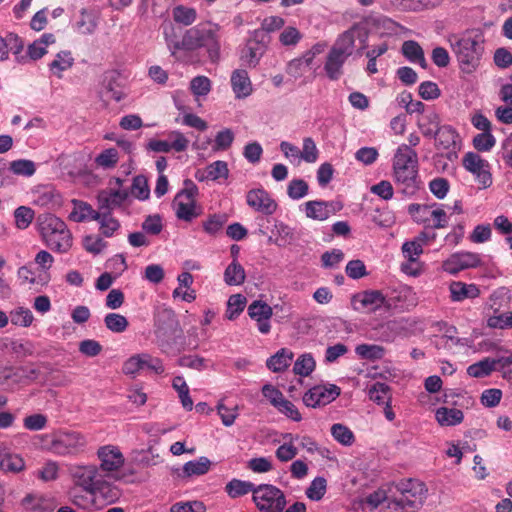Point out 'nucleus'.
Returning a JSON list of instances; mask_svg holds the SVG:
<instances>
[{
  "mask_svg": "<svg viewBox=\"0 0 512 512\" xmlns=\"http://www.w3.org/2000/svg\"><path fill=\"white\" fill-rule=\"evenodd\" d=\"M451 49L455 54L462 72L471 74L480 65L484 53L483 34L476 30L448 37Z\"/></svg>",
  "mask_w": 512,
  "mask_h": 512,
  "instance_id": "f257e3e1",
  "label": "nucleus"
},
{
  "mask_svg": "<svg viewBox=\"0 0 512 512\" xmlns=\"http://www.w3.org/2000/svg\"><path fill=\"white\" fill-rule=\"evenodd\" d=\"M393 176L396 185L405 195L412 196L421 187L418 177V155L407 144L400 145L394 154Z\"/></svg>",
  "mask_w": 512,
  "mask_h": 512,
  "instance_id": "f03ea898",
  "label": "nucleus"
},
{
  "mask_svg": "<svg viewBox=\"0 0 512 512\" xmlns=\"http://www.w3.org/2000/svg\"><path fill=\"white\" fill-rule=\"evenodd\" d=\"M220 26L218 24H200L188 29L182 37L180 45L176 48H186L193 51L199 48H206L208 57L212 62L220 58Z\"/></svg>",
  "mask_w": 512,
  "mask_h": 512,
  "instance_id": "7ed1b4c3",
  "label": "nucleus"
},
{
  "mask_svg": "<svg viewBox=\"0 0 512 512\" xmlns=\"http://www.w3.org/2000/svg\"><path fill=\"white\" fill-rule=\"evenodd\" d=\"M41 235L53 251L65 253L72 246V235L63 220L53 214L39 216Z\"/></svg>",
  "mask_w": 512,
  "mask_h": 512,
  "instance_id": "20e7f679",
  "label": "nucleus"
},
{
  "mask_svg": "<svg viewBox=\"0 0 512 512\" xmlns=\"http://www.w3.org/2000/svg\"><path fill=\"white\" fill-rule=\"evenodd\" d=\"M97 457L100 461L99 469L114 480L129 482L136 474L130 465L125 466L124 455L117 446H101L97 450Z\"/></svg>",
  "mask_w": 512,
  "mask_h": 512,
  "instance_id": "39448f33",
  "label": "nucleus"
},
{
  "mask_svg": "<svg viewBox=\"0 0 512 512\" xmlns=\"http://www.w3.org/2000/svg\"><path fill=\"white\" fill-rule=\"evenodd\" d=\"M87 445L86 437L77 431H58L51 435L48 450L59 456L77 455Z\"/></svg>",
  "mask_w": 512,
  "mask_h": 512,
  "instance_id": "423d86ee",
  "label": "nucleus"
},
{
  "mask_svg": "<svg viewBox=\"0 0 512 512\" xmlns=\"http://www.w3.org/2000/svg\"><path fill=\"white\" fill-rule=\"evenodd\" d=\"M183 185V189L177 193L173 200V206L178 219L190 222L200 215L196 205L198 187L190 179L184 180Z\"/></svg>",
  "mask_w": 512,
  "mask_h": 512,
  "instance_id": "0eeeda50",
  "label": "nucleus"
},
{
  "mask_svg": "<svg viewBox=\"0 0 512 512\" xmlns=\"http://www.w3.org/2000/svg\"><path fill=\"white\" fill-rule=\"evenodd\" d=\"M253 502L260 512H283L287 505L284 492L272 484L257 485Z\"/></svg>",
  "mask_w": 512,
  "mask_h": 512,
  "instance_id": "6e6552de",
  "label": "nucleus"
},
{
  "mask_svg": "<svg viewBox=\"0 0 512 512\" xmlns=\"http://www.w3.org/2000/svg\"><path fill=\"white\" fill-rule=\"evenodd\" d=\"M351 304L356 311L366 310L371 313L383 307L386 309L391 308V304L379 290H366L354 294L351 298Z\"/></svg>",
  "mask_w": 512,
  "mask_h": 512,
  "instance_id": "1a4fd4ad",
  "label": "nucleus"
},
{
  "mask_svg": "<svg viewBox=\"0 0 512 512\" xmlns=\"http://www.w3.org/2000/svg\"><path fill=\"white\" fill-rule=\"evenodd\" d=\"M463 167L472 173L482 188H488L492 184L490 165L479 154L468 152L462 159Z\"/></svg>",
  "mask_w": 512,
  "mask_h": 512,
  "instance_id": "9d476101",
  "label": "nucleus"
},
{
  "mask_svg": "<svg viewBox=\"0 0 512 512\" xmlns=\"http://www.w3.org/2000/svg\"><path fill=\"white\" fill-rule=\"evenodd\" d=\"M400 498L408 506L409 512H418L426 498L425 485L413 479L402 482L399 486Z\"/></svg>",
  "mask_w": 512,
  "mask_h": 512,
  "instance_id": "9b49d317",
  "label": "nucleus"
},
{
  "mask_svg": "<svg viewBox=\"0 0 512 512\" xmlns=\"http://www.w3.org/2000/svg\"><path fill=\"white\" fill-rule=\"evenodd\" d=\"M167 137L166 140H149L146 149L156 153H170L171 151L180 153L184 152L189 146V140L178 130L170 131Z\"/></svg>",
  "mask_w": 512,
  "mask_h": 512,
  "instance_id": "f8f14e48",
  "label": "nucleus"
},
{
  "mask_svg": "<svg viewBox=\"0 0 512 512\" xmlns=\"http://www.w3.org/2000/svg\"><path fill=\"white\" fill-rule=\"evenodd\" d=\"M155 334L158 338L168 340L180 331L178 320L172 309L160 308L154 315Z\"/></svg>",
  "mask_w": 512,
  "mask_h": 512,
  "instance_id": "ddd939ff",
  "label": "nucleus"
},
{
  "mask_svg": "<svg viewBox=\"0 0 512 512\" xmlns=\"http://www.w3.org/2000/svg\"><path fill=\"white\" fill-rule=\"evenodd\" d=\"M339 395L340 388L334 384L329 386L317 385L309 389L303 395L302 400L307 407L316 408L331 403Z\"/></svg>",
  "mask_w": 512,
  "mask_h": 512,
  "instance_id": "4468645a",
  "label": "nucleus"
},
{
  "mask_svg": "<svg viewBox=\"0 0 512 512\" xmlns=\"http://www.w3.org/2000/svg\"><path fill=\"white\" fill-rule=\"evenodd\" d=\"M356 38L359 39L360 43L362 44V48H365L367 32L363 27L354 25L338 37L331 49L336 50L338 53H341L346 57H349L353 53Z\"/></svg>",
  "mask_w": 512,
  "mask_h": 512,
  "instance_id": "2eb2a0df",
  "label": "nucleus"
},
{
  "mask_svg": "<svg viewBox=\"0 0 512 512\" xmlns=\"http://www.w3.org/2000/svg\"><path fill=\"white\" fill-rule=\"evenodd\" d=\"M246 203L254 211L272 215L278 208L277 202L262 187L251 189L246 194Z\"/></svg>",
  "mask_w": 512,
  "mask_h": 512,
  "instance_id": "dca6fc26",
  "label": "nucleus"
},
{
  "mask_svg": "<svg viewBox=\"0 0 512 512\" xmlns=\"http://www.w3.org/2000/svg\"><path fill=\"white\" fill-rule=\"evenodd\" d=\"M481 262L478 254L472 252H460L451 255L442 264L445 272L455 275L462 270L477 267Z\"/></svg>",
  "mask_w": 512,
  "mask_h": 512,
  "instance_id": "f3484780",
  "label": "nucleus"
},
{
  "mask_svg": "<svg viewBox=\"0 0 512 512\" xmlns=\"http://www.w3.org/2000/svg\"><path fill=\"white\" fill-rule=\"evenodd\" d=\"M341 208L342 206L334 201L311 200L304 204L306 217L317 221L328 219Z\"/></svg>",
  "mask_w": 512,
  "mask_h": 512,
  "instance_id": "a211bd4d",
  "label": "nucleus"
},
{
  "mask_svg": "<svg viewBox=\"0 0 512 512\" xmlns=\"http://www.w3.org/2000/svg\"><path fill=\"white\" fill-rule=\"evenodd\" d=\"M128 198L125 189L106 188L98 192L97 203L99 211L111 212L121 207Z\"/></svg>",
  "mask_w": 512,
  "mask_h": 512,
  "instance_id": "6ab92c4d",
  "label": "nucleus"
},
{
  "mask_svg": "<svg viewBox=\"0 0 512 512\" xmlns=\"http://www.w3.org/2000/svg\"><path fill=\"white\" fill-rule=\"evenodd\" d=\"M72 476L76 485L90 494H96L98 480V468L95 465L77 466L72 470Z\"/></svg>",
  "mask_w": 512,
  "mask_h": 512,
  "instance_id": "aec40b11",
  "label": "nucleus"
},
{
  "mask_svg": "<svg viewBox=\"0 0 512 512\" xmlns=\"http://www.w3.org/2000/svg\"><path fill=\"white\" fill-rule=\"evenodd\" d=\"M248 315L257 322L260 333L268 334L271 330L270 319L273 315L272 307L266 302L255 300L248 306Z\"/></svg>",
  "mask_w": 512,
  "mask_h": 512,
  "instance_id": "412c9836",
  "label": "nucleus"
},
{
  "mask_svg": "<svg viewBox=\"0 0 512 512\" xmlns=\"http://www.w3.org/2000/svg\"><path fill=\"white\" fill-rule=\"evenodd\" d=\"M100 12L93 8H81L73 23L74 30L81 35L93 34L99 24Z\"/></svg>",
  "mask_w": 512,
  "mask_h": 512,
  "instance_id": "4be33fe9",
  "label": "nucleus"
},
{
  "mask_svg": "<svg viewBox=\"0 0 512 512\" xmlns=\"http://www.w3.org/2000/svg\"><path fill=\"white\" fill-rule=\"evenodd\" d=\"M259 32L254 31V38L247 41L240 53V60L248 67H256L263 54L265 53V45L258 39Z\"/></svg>",
  "mask_w": 512,
  "mask_h": 512,
  "instance_id": "5701e85b",
  "label": "nucleus"
},
{
  "mask_svg": "<svg viewBox=\"0 0 512 512\" xmlns=\"http://www.w3.org/2000/svg\"><path fill=\"white\" fill-rule=\"evenodd\" d=\"M22 505L26 510L33 512H52L56 508L54 497L46 494H28L22 500Z\"/></svg>",
  "mask_w": 512,
  "mask_h": 512,
  "instance_id": "b1692460",
  "label": "nucleus"
},
{
  "mask_svg": "<svg viewBox=\"0 0 512 512\" xmlns=\"http://www.w3.org/2000/svg\"><path fill=\"white\" fill-rule=\"evenodd\" d=\"M230 82L232 91L237 99L247 98L253 92L252 82L248 72L244 69L234 70L231 74Z\"/></svg>",
  "mask_w": 512,
  "mask_h": 512,
  "instance_id": "393cba45",
  "label": "nucleus"
},
{
  "mask_svg": "<svg viewBox=\"0 0 512 512\" xmlns=\"http://www.w3.org/2000/svg\"><path fill=\"white\" fill-rule=\"evenodd\" d=\"M512 300L511 292L507 287H499L491 293L487 299L486 306L492 310V315L503 312L510 307Z\"/></svg>",
  "mask_w": 512,
  "mask_h": 512,
  "instance_id": "a878e982",
  "label": "nucleus"
},
{
  "mask_svg": "<svg viewBox=\"0 0 512 512\" xmlns=\"http://www.w3.org/2000/svg\"><path fill=\"white\" fill-rule=\"evenodd\" d=\"M73 209L69 214V219L77 222H87L92 221L99 217V210L96 211L93 207L82 200L73 199L72 201Z\"/></svg>",
  "mask_w": 512,
  "mask_h": 512,
  "instance_id": "bb28decb",
  "label": "nucleus"
},
{
  "mask_svg": "<svg viewBox=\"0 0 512 512\" xmlns=\"http://www.w3.org/2000/svg\"><path fill=\"white\" fill-rule=\"evenodd\" d=\"M348 57L330 49L324 64V71L330 80H338L343 74V65Z\"/></svg>",
  "mask_w": 512,
  "mask_h": 512,
  "instance_id": "cd10ccee",
  "label": "nucleus"
},
{
  "mask_svg": "<svg viewBox=\"0 0 512 512\" xmlns=\"http://www.w3.org/2000/svg\"><path fill=\"white\" fill-rule=\"evenodd\" d=\"M450 297L454 302L465 299H474L480 295V289L476 284H466L461 281H453L449 286Z\"/></svg>",
  "mask_w": 512,
  "mask_h": 512,
  "instance_id": "c85d7f7f",
  "label": "nucleus"
},
{
  "mask_svg": "<svg viewBox=\"0 0 512 512\" xmlns=\"http://www.w3.org/2000/svg\"><path fill=\"white\" fill-rule=\"evenodd\" d=\"M440 116L435 110L426 111L417 120V126L424 137L432 138L442 125H440Z\"/></svg>",
  "mask_w": 512,
  "mask_h": 512,
  "instance_id": "c756f323",
  "label": "nucleus"
},
{
  "mask_svg": "<svg viewBox=\"0 0 512 512\" xmlns=\"http://www.w3.org/2000/svg\"><path fill=\"white\" fill-rule=\"evenodd\" d=\"M458 134L450 125H442L432 136L435 146L439 150H448L455 146Z\"/></svg>",
  "mask_w": 512,
  "mask_h": 512,
  "instance_id": "7c9ffc66",
  "label": "nucleus"
},
{
  "mask_svg": "<svg viewBox=\"0 0 512 512\" xmlns=\"http://www.w3.org/2000/svg\"><path fill=\"white\" fill-rule=\"evenodd\" d=\"M39 375V371L32 365L9 368L5 371L4 377L11 379L17 383L35 380Z\"/></svg>",
  "mask_w": 512,
  "mask_h": 512,
  "instance_id": "2f4dec72",
  "label": "nucleus"
},
{
  "mask_svg": "<svg viewBox=\"0 0 512 512\" xmlns=\"http://www.w3.org/2000/svg\"><path fill=\"white\" fill-rule=\"evenodd\" d=\"M120 73L118 71L112 70L106 72L103 78V86L107 92L110 93V97L114 99L116 102H120L126 97V94L121 89V85L119 83Z\"/></svg>",
  "mask_w": 512,
  "mask_h": 512,
  "instance_id": "473e14b6",
  "label": "nucleus"
},
{
  "mask_svg": "<svg viewBox=\"0 0 512 512\" xmlns=\"http://www.w3.org/2000/svg\"><path fill=\"white\" fill-rule=\"evenodd\" d=\"M293 356L291 350L282 348L267 359L266 365L273 372H281L290 366Z\"/></svg>",
  "mask_w": 512,
  "mask_h": 512,
  "instance_id": "72a5a7b5",
  "label": "nucleus"
},
{
  "mask_svg": "<svg viewBox=\"0 0 512 512\" xmlns=\"http://www.w3.org/2000/svg\"><path fill=\"white\" fill-rule=\"evenodd\" d=\"M435 417L441 426H455L460 424L464 419L461 410L447 407L438 408L435 412Z\"/></svg>",
  "mask_w": 512,
  "mask_h": 512,
  "instance_id": "f704fd0d",
  "label": "nucleus"
},
{
  "mask_svg": "<svg viewBox=\"0 0 512 512\" xmlns=\"http://www.w3.org/2000/svg\"><path fill=\"white\" fill-rule=\"evenodd\" d=\"M404 57L412 63H418L421 67L427 66L422 47L413 40L405 41L401 48Z\"/></svg>",
  "mask_w": 512,
  "mask_h": 512,
  "instance_id": "c9c22d12",
  "label": "nucleus"
},
{
  "mask_svg": "<svg viewBox=\"0 0 512 512\" xmlns=\"http://www.w3.org/2000/svg\"><path fill=\"white\" fill-rule=\"evenodd\" d=\"M74 64V58L70 51L57 53L55 59L49 63V70L57 77L62 78V73L70 69Z\"/></svg>",
  "mask_w": 512,
  "mask_h": 512,
  "instance_id": "e433bc0d",
  "label": "nucleus"
},
{
  "mask_svg": "<svg viewBox=\"0 0 512 512\" xmlns=\"http://www.w3.org/2000/svg\"><path fill=\"white\" fill-rule=\"evenodd\" d=\"M99 223V230L104 237H112L119 229L120 222L112 216L111 212L99 211V217L95 219Z\"/></svg>",
  "mask_w": 512,
  "mask_h": 512,
  "instance_id": "4c0bfd02",
  "label": "nucleus"
},
{
  "mask_svg": "<svg viewBox=\"0 0 512 512\" xmlns=\"http://www.w3.org/2000/svg\"><path fill=\"white\" fill-rule=\"evenodd\" d=\"M433 208V204L426 205L413 203L408 206V213L416 223L423 224L425 227L429 228Z\"/></svg>",
  "mask_w": 512,
  "mask_h": 512,
  "instance_id": "58836bf2",
  "label": "nucleus"
},
{
  "mask_svg": "<svg viewBox=\"0 0 512 512\" xmlns=\"http://www.w3.org/2000/svg\"><path fill=\"white\" fill-rule=\"evenodd\" d=\"M245 270L238 261H232L225 269L224 281L229 286H238L244 283Z\"/></svg>",
  "mask_w": 512,
  "mask_h": 512,
  "instance_id": "ea45409f",
  "label": "nucleus"
},
{
  "mask_svg": "<svg viewBox=\"0 0 512 512\" xmlns=\"http://www.w3.org/2000/svg\"><path fill=\"white\" fill-rule=\"evenodd\" d=\"M226 492L232 498H237L248 493H252V498L254 497V491L257 490V486L254 485L250 481H243L239 479H232L226 485Z\"/></svg>",
  "mask_w": 512,
  "mask_h": 512,
  "instance_id": "a19ab883",
  "label": "nucleus"
},
{
  "mask_svg": "<svg viewBox=\"0 0 512 512\" xmlns=\"http://www.w3.org/2000/svg\"><path fill=\"white\" fill-rule=\"evenodd\" d=\"M211 467V461L207 457H200L195 460L188 461L183 466V476H201L206 474Z\"/></svg>",
  "mask_w": 512,
  "mask_h": 512,
  "instance_id": "79ce46f5",
  "label": "nucleus"
},
{
  "mask_svg": "<svg viewBox=\"0 0 512 512\" xmlns=\"http://www.w3.org/2000/svg\"><path fill=\"white\" fill-rule=\"evenodd\" d=\"M371 401L378 405H384L392 400L391 388L382 382L374 383L368 390Z\"/></svg>",
  "mask_w": 512,
  "mask_h": 512,
  "instance_id": "37998d69",
  "label": "nucleus"
},
{
  "mask_svg": "<svg viewBox=\"0 0 512 512\" xmlns=\"http://www.w3.org/2000/svg\"><path fill=\"white\" fill-rule=\"evenodd\" d=\"M439 0H389V6L402 10L418 11L428 7H434ZM388 6V4H386Z\"/></svg>",
  "mask_w": 512,
  "mask_h": 512,
  "instance_id": "c03bdc74",
  "label": "nucleus"
},
{
  "mask_svg": "<svg viewBox=\"0 0 512 512\" xmlns=\"http://www.w3.org/2000/svg\"><path fill=\"white\" fill-rule=\"evenodd\" d=\"M25 467L23 458L18 454L8 453L4 451V455L0 459V469L4 472L18 473Z\"/></svg>",
  "mask_w": 512,
  "mask_h": 512,
  "instance_id": "a18cd8bd",
  "label": "nucleus"
},
{
  "mask_svg": "<svg viewBox=\"0 0 512 512\" xmlns=\"http://www.w3.org/2000/svg\"><path fill=\"white\" fill-rule=\"evenodd\" d=\"M355 353L362 359L376 361L384 357L385 348L376 344H360L356 346Z\"/></svg>",
  "mask_w": 512,
  "mask_h": 512,
  "instance_id": "49530a36",
  "label": "nucleus"
},
{
  "mask_svg": "<svg viewBox=\"0 0 512 512\" xmlns=\"http://www.w3.org/2000/svg\"><path fill=\"white\" fill-rule=\"evenodd\" d=\"M7 43L8 53L12 52L15 56V60L20 64L27 63V56L22 54L24 49L23 40L15 33H9L5 36Z\"/></svg>",
  "mask_w": 512,
  "mask_h": 512,
  "instance_id": "de8ad7c7",
  "label": "nucleus"
},
{
  "mask_svg": "<svg viewBox=\"0 0 512 512\" xmlns=\"http://www.w3.org/2000/svg\"><path fill=\"white\" fill-rule=\"evenodd\" d=\"M229 175L228 165L225 161H215L209 164L205 169V176L197 177L200 181L209 179L216 181L220 178L227 179Z\"/></svg>",
  "mask_w": 512,
  "mask_h": 512,
  "instance_id": "09e8293b",
  "label": "nucleus"
},
{
  "mask_svg": "<svg viewBox=\"0 0 512 512\" xmlns=\"http://www.w3.org/2000/svg\"><path fill=\"white\" fill-rule=\"evenodd\" d=\"M147 369V354H137L128 358L123 364V373L135 376L141 370Z\"/></svg>",
  "mask_w": 512,
  "mask_h": 512,
  "instance_id": "8fccbe9b",
  "label": "nucleus"
},
{
  "mask_svg": "<svg viewBox=\"0 0 512 512\" xmlns=\"http://www.w3.org/2000/svg\"><path fill=\"white\" fill-rule=\"evenodd\" d=\"M172 387L178 392L183 408L187 411H191L193 408V401L189 395V387L184 378L182 376L174 377Z\"/></svg>",
  "mask_w": 512,
  "mask_h": 512,
  "instance_id": "3c124183",
  "label": "nucleus"
},
{
  "mask_svg": "<svg viewBox=\"0 0 512 512\" xmlns=\"http://www.w3.org/2000/svg\"><path fill=\"white\" fill-rule=\"evenodd\" d=\"M486 324L491 329H512V311L504 310L496 315H490L487 317Z\"/></svg>",
  "mask_w": 512,
  "mask_h": 512,
  "instance_id": "603ef678",
  "label": "nucleus"
},
{
  "mask_svg": "<svg viewBox=\"0 0 512 512\" xmlns=\"http://www.w3.org/2000/svg\"><path fill=\"white\" fill-rule=\"evenodd\" d=\"M492 363V358L486 357L479 362L470 365L467 368V374L474 378H482L488 376L495 370V367L492 365Z\"/></svg>",
  "mask_w": 512,
  "mask_h": 512,
  "instance_id": "864d4df0",
  "label": "nucleus"
},
{
  "mask_svg": "<svg viewBox=\"0 0 512 512\" xmlns=\"http://www.w3.org/2000/svg\"><path fill=\"white\" fill-rule=\"evenodd\" d=\"M10 321L13 325L28 327L32 324L34 317L30 309L17 307L9 313Z\"/></svg>",
  "mask_w": 512,
  "mask_h": 512,
  "instance_id": "5fc2aeb1",
  "label": "nucleus"
},
{
  "mask_svg": "<svg viewBox=\"0 0 512 512\" xmlns=\"http://www.w3.org/2000/svg\"><path fill=\"white\" fill-rule=\"evenodd\" d=\"M331 434L337 442L345 446L352 445L355 440L353 432L347 426L340 423L332 425Z\"/></svg>",
  "mask_w": 512,
  "mask_h": 512,
  "instance_id": "6e6d98bb",
  "label": "nucleus"
},
{
  "mask_svg": "<svg viewBox=\"0 0 512 512\" xmlns=\"http://www.w3.org/2000/svg\"><path fill=\"white\" fill-rule=\"evenodd\" d=\"M246 305V297L242 294L231 295L227 302L226 316L229 320H233L239 316Z\"/></svg>",
  "mask_w": 512,
  "mask_h": 512,
  "instance_id": "4d7b16f0",
  "label": "nucleus"
},
{
  "mask_svg": "<svg viewBox=\"0 0 512 512\" xmlns=\"http://www.w3.org/2000/svg\"><path fill=\"white\" fill-rule=\"evenodd\" d=\"M104 323L107 329L114 333L124 332L129 325L127 318L118 313H108L104 318Z\"/></svg>",
  "mask_w": 512,
  "mask_h": 512,
  "instance_id": "13d9d810",
  "label": "nucleus"
},
{
  "mask_svg": "<svg viewBox=\"0 0 512 512\" xmlns=\"http://www.w3.org/2000/svg\"><path fill=\"white\" fill-rule=\"evenodd\" d=\"M315 360L311 354H303L294 363L293 371L300 376H308L315 369Z\"/></svg>",
  "mask_w": 512,
  "mask_h": 512,
  "instance_id": "bf43d9fd",
  "label": "nucleus"
},
{
  "mask_svg": "<svg viewBox=\"0 0 512 512\" xmlns=\"http://www.w3.org/2000/svg\"><path fill=\"white\" fill-rule=\"evenodd\" d=\"M197 18L194 8L179 5L173 9V19L185 26L191 25Z\"/></svg>",
  "mask_w": 512,
  "mask_h": 512,
  "instance_id": "052dcab7",
  "label": "nucleus"
},
{
  "mask_svg": "<svg viewBox=\"0 0 512 512\" xmlns=\"http://www.w3.org/2000/svg\"><path fill=\"white\" fill-rule=\"evenodd\" d=\"M96 494L102 497L107 503H114L121 496V492L116 486L101 481L97 484Z\"/></svg>",
  "mask_w": 512,
  "mask_h": 512,
  "instance_id": "680f3d73",
  "label": "nucleus"
},
{
  "mask_svg": "<svg viewBox=\"0 0 512 512\" xmlns=\"http://www.w3.org/2000/svg\"><path fill=\"white\" fill-rule=\"evenodd\" d=\"M16 227L26 229L34 219V211L30 207L20 206L14 211Z\"/></svg>",
  "mask_w": 512,
  "mask_h": 512,
  "instance_id": "e2e57ef3",
  "label": "nucleus"
},
{
  "mask_svg": "<svg viewBox=\"0 0 512 512\" xmlns=\"http://www.w3.org/2000/svg\"><path fill=\"white\" fill-rule=\"evenodd\" d=\"M309 186L303 179H293L287 186V194L293 200H299L308 194Z\"/></svg>",
  "mask_w": 512,
  "mask_h": 512,
  "instance_id": "0e129e2a",
  "label": "nucleus"
},
{
  "mask_svg": "<svg viewBox=\"0 0 512 512\" xmlns=\"http://www.w3.org/2000/svg\"><path fill=\"white\" fill-rule=\"evenodd\" d=\"M496 144V139L491 132H482L473 138V146L479 152H488Z\"/></svg>",
  "mask_w": 512,
  "mask_h": 512,
  "instance_id": "69168bd1",
  "label": "nucleus"
},
{
  "mask_svg": "<svg viewBox=\"0 0 512 512\" xmlns=\"http://www.w3.org/2000/svg\"><path fill=\"white\" fill-rule=\"evenodd\" d=\"M9 168L14 174L26 177L32 176L36 171L35 163L27 159L12 161Z\"/></svg>",
  "mask_w": 512,
  "mask_h": 512,
  "instance_id": "338daca9",
  "label": "nucleus"
},
{
  "mask_svg": "<svg viewBox=\"0 0 512 512\" xmlns=\"http://www.w3.org/2000/svg\"><path fill=\"white\" fill-rule=\"evenodd\" d=\"M205 505L201 501L177 502L170 507V512H205Z\"/></svg>",
  "mask_w": 512,
  "mask_h": 512,
  "instance_id": "774afa93",
  "label": "nucleus"
}]
</instances>
